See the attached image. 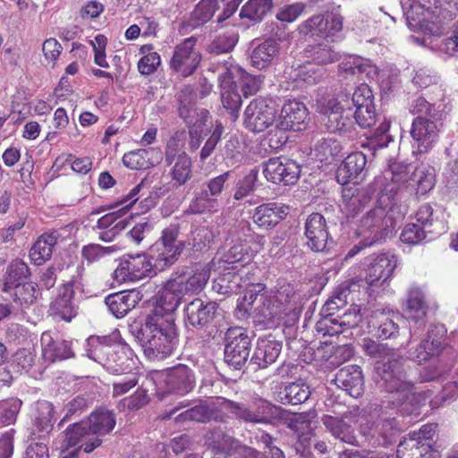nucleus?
I'll list each match as a JSON object with an SVG mask.
<instances>
[{
	"label": "nucleus",
	"instance_id": "6e6552de",
	"mask_svg": "<svg viewBox=\"0 0 458 458\" xmlns=\"http://www.w3.org/2000/svg\"><path fill=\"white\" fill-rule=\"evenodd\" d=\"M251 339L243 327H230L225 335L224 360L232 369L244 370L248 367Z\"/></svg>",
	"mask_w": 458,
	"mask_h": 458
},
{
	"label": "nucleus",
	"instance_id": "f3484780",
	"mask_svg": "<svg viewBox=\"0 0 458 458\" xmlns=\"http://www.w3.org/2000/svg\"><path fill=\"white\" fill-rule=\"evenodd\" d=\"M305 236L309 248L315 252H327L334 245L329 237L325 217L319 213L310 214L305 223Z\"/></svg>",
	"mask_w": 458,
	"mask_h": 458
},
{
	"label": "nucleus",
	"instance_id": "0eeeda50",
	"mask_svg": "<svg viewBox=\"0 0 458 458\" xmlns=\"http://www.w3.org/2000/svg\"><path fill=\"white\" fill-rule=\"evenodd\" d=\"M394 225V218L388 216L386 208L376 206L360 217L355 234L367 238L369 244H375L386 239Z\"/></svg>",
	"mask_w": 458,
	"mask_h": 458
},
{
	"label": "nucleus",
	"instance_id": "c9c22d12",
	"mask_svg": "<svg viewBox=\"0 0 458 458\" xmlns=\"http://www.w3.org/2000/svg\"><path fill=\"white\" fill-rule=\"evenodd\" d=\"M435 185V169L427 165H420L413 168L406 188L416 190L417 195H425Z\"/></svg>",
	"mask_w": 458,
	"mask_h": 458
},
{
	"label": "nucleus",
	"instance_id": "cd10ccee",
	"mask_svg": "<svg viewBox=\"0 0 458 458\" xmlns=\"http://www.w3.org/2000/svg\"><path fill=\"white\" fill-rule=\"evenodd\" d=\"M337 387L343 389L352 397L358 398L363 393L364 378L358 365H348L337 371L333 379Z\"/></svg>",
	"mask_w": 458,
	"mask_h": 458
},
{
	"label": "nucleus",
	"instance_id": "39448f33",
	"mask_svg": "<svg viewBox=\"0 0 458 458\" xmlns=\"http://www.w3.org/2000/svg\"><path fill=\"white\" fill-rule=\"evenodd\" d=\"M392 399L382 402L376 405L371 412L372 417H376L373 421H366L360 425V433L365 437L366 441L372 445L388 446L392 445L400 432L399 423L396 420L397 407L410 399L399 403V394H391Z\"/></svg>",
	"mask_w": 458,
	"mask_h": 458
},
{
	"label": "nucleus",
	"instance_id": "69168bd1",
	"mask_svg": "<svg viewBox=\"0 0 458 458\" xmlns=\"http://www.w3.org/2000/svg\"><path fill=\"white\" fill-rule=\"evenodd\" d=\"M339 68L343 72L352 75H369L373 71V67L369 62L360 56H350L341 63Z\"/></svg>",
	"mask_w": 458,
	"mask_h": 458
},
{
	"label": "nucleus",
	"instance_id": "2f4dec72",
	"mask_svg": "<svg viewBox=\"0 0 458 458\" xmlns=\"http://www.w3.org/2000/svg\"><path fill=\"white\" fill-rule=\"evenodd\" d=\"M279 51V42L275 38H267L252 49L250 56V64L258 70L266 69L278 57Z\"/></svg>",
	"mask_w": 458,
	"mask_h": 458
},
{
	"label": "nucleus",
	"instance_id": "6e6d98bb",
	"mask_svg": "<svg viewBox=\"0 0 458 458\" xmlns=\"http://www.w3.org/2000/svg\"><path fill=\"white\" fill-rule=\"evenodd\" d=\"M357 284L355 283L344 282L340 284L334 295L325 303L323 309L327 312L334 313L347 303V299L352 292L355 291Z\"/></svg>",
	"mask_w": 458,
	"mask_h": 458
},
{
	"label": "nucleus",
	"instance_id": "9d476101",
	"mask_svg": "<svg viewBox=\"0 0 458 458\" xmlns=\"http://www.w3.org/2000/svg\"><path fill=\"white\" fill-rule=\"evenodd\" d=\"M83 272L84 267L79 266L77 274L63 285L58 296L50 304V315L68 322L77 315V305L72 299L76 292L81 293L84 292Z\"/></svg>",
	"mask_w": 458,
	"mask_h": 458
},
{
	"label": "nucleus",
	"instance_id": "412c9836",
	"mask_svg": "<svg viewBox=\"0 0 458 458\" xmlns=\"http://www.w3.org/2000/svg\"><path fill=\"white\" fill-rule=\"evenodd\" d=\"M282 342L272 338H259L250 357L248 367L251 371L267 368L276 362L282 351Z\"/></svg>",
	"mask_w": 458,
	"mask_h": 458
},
{
	"label": "nucleus",
	"instance_id": "c756f323",
	"mask_svg": "<svg viewBox=\"0 0 458 458\" xmlns=\"http://www.w3.org/2000/svg\"><path fill=\"white\" fill-rule=\"evenodd\" d=\"M141 294L139 291L132 289L118 292L108 295L105 303L110 312L117 318H123L130 310L140 301Z\"/></svg>",
	"mask_w": 458,
	"mask_h": 458
},
{
	"label": "nucleus",
	"instance_id": "e2e57ef3",
	"mask_svg": "<svg viewBox=\"0 0 458 458\" xmlns=\"http://www.w3.org/2000/svg\"><path fill=\"white\" fill-rule=\"evenodd\" d=\"M315 151L321 161H328L340 154L342 146L335 139L323 138L316 143Z\"/></svg>",
	"mask_w": 458,
	"mask_h": 458
},
{
	"label": "nucleus",
	"instance_id": "de8ad7c7",
	"mask_svg": "<svg viewBox=\"0 0 458 458\" xmlns=\"http://www.w3.org/2000/svg\"><path fill=\"white\" fill-rule=\"evenodd\" d=\"M4 293L8 294L13 301L21 306H29L33 304L37 300L38 289L35 283L28 281L13 288H10Z\"/></svg>",
	"mask_w": 458,
	"mask_h": 458
},
{
	"label": "nucleus",
	"instance_id": "58836bf2",
	"mask_svg": "<svg viewBox=\"0 0 458 458\" xmlns=\"http://www.w3.org/2000/svg\"><path fill=\"white\" fill-rule=\"evenodd\" d=\"M92 437L85 420L71 424L64 431L63 445L65 448L81 447L85 452V446L92 442Z\"/></svg>",
	"mask_w": 458,
	"mask_h": 458
},
{
	"label": "nucleus",
	"instance_id": "a211bd4d",
	"mask_svg": "<svg viewBox=\"0 0 458 458\" xmlns=\"http://www.w3.org/2000/svg\"><path fill=\"white\" fill-rule=\"evenodd\" d=\"M196 38H188L176 46L171 59V67L183 77L191 75L199 64L201 56L195 48Z\"/></svg>",
	"mask_w": 458,
	"mask_h": 458
},
{
	"label": "nucleus",
	"instance_id": "f704fd0d",
	"mask_svg": "<svg viewBox=\"0 0 458 458\" xmlns=\"http://www.w3.org/2000/svg\"><path fill=\"white\" fill-rule=\"evenodd\" d=\"M412 170L411 165L391 161L388 165V169L384 172V178L391 180L392 182L387 184L384 191H388L392 195L396 194L401 185L407 186Z\"/></svg>",
	"mask_w": 458,
	"mask_h": 458
},
{
	"label": "nucleus",
	"instance_id": "a18cd8bd",
	"mask_svg": "<svg viewBox=\"0 0 458 458\" xmlns=\"http://www.w3.org/2000/svg\"><path fill=\"white\" fill-rule=\"evenodd\" d=\"M305 53L306 56L316 64H328L340 59V54L326 42L308 46Z\"/></svg>",
	"mask_w": 458,
	"mask_h": 458
},
{
	"label": "nucleus",
	"instance_id": "8fccbe9b",
	"mask_svg": "<svg viewBox=\"0 0 458 458\" xmlns=\"http://www.w3.org/2000/svg\"><path fill=\"white\" fill-rule=\"evenodd\" d=\"M273 7L272 0H250L241 9L240 17L259 22Z\"/></svg>",
	"mask_w": 458,
	"mask_h": 458
},
{
	"label": "nucleus",
	"instance_id": "3c124183",
	"mask_svg": "<svg viewBox=\"0 0 458 458\" xmlns=\"http://www.w3.org/2000/svg\"><path fill=\"white\" fill-rule=\"evenodd\" d=\"M106 342V337L91 336L88 339L89 349L87 350V356L105 368L114 347L113 344H108Z\"/></svg>",
	"mask_w": 458,
	"mask_h": 458
},
{
	"label": "nucleus",
	"instance_id": "9b49d317",
	"mask_svg": "<svg viewBox=\"0 0 458 458\" xmlns=\"http://www.w3.org/2000/svg\"><path fill=\"white\" fill-rule=\"evenodd\" d=\"M275 102L268 98H255L244 112L243 123L252 132H261L273 124L276 116Z\"/></svg>",
	"mask_w": 458,
	"mask_h": 458
},
{
	"label": "nucleus",
	"instance_id": "a878e982",
	"mask_svg": "<svg viewBox=\"0 0 458 458\" xmlns=\"http://www.w3.org/2000/svg\"><path fill=\"white\" fill-rule=\"evenodd\" d=\"M175 97L178 103V115L185 123L208 119L209 112L208 110L196 107L197 93L191 85L184 86Z\"/></svg>",
	"mask_w": 458,
	"mask_h": 458
},
{
	"label": "nucleus",
	"instance_id": "37998d69",
	"mask_svg": "<svg viewBox=\"0 0 458 458\" xmlns=\"http://www.w3.org/2000/svg\"><path fill=\"white\" fill-rule=\"evenodd\" d=\"M342 199V211L347 216L352 217L363 209L369 201V197L366 192L358 190L352 191L351 189L344 191Z\"/></svg>",
	"mask_w": 458,
	"mask_h": 458
},
{
	"label": "nucleus",
	"instance_id": "393cba45",
	"mask_svg": "<svg viewBox=\"0 0 458 458\" xmlns=\"http://www.w3.org/2000/svg\"><path fill=\"white\" fill-rule=\"evenodd\" d=\"M308 115V109L303 103L288 100L281 109L276 128L282 131H301L306 126Z\"/></svg>",
	"mask_w": 458,
	"mask_h": 458
},
{
	"label": "nucleus",
	"instance_id": "864d4df0",
	"mask_svg": "<svg viewBox=\"0 0 458 458\" xmlns=\"http://www.w3.org/2000/svg\"><path fill=\"white\" fill-rule=\"evenodd\" d=\"M54 413V405L50 402L39 401L37 403L35 426L43 436L48 434L53 428Z\"/></svg>",
	"mask_w": 458,
	"mask_h": 458
},
{
	"label": "nucleus",
	"instance_id": "6ab92c4d",
	"mask_svg": "<svg viewBox=\"0 0 458 458\" xmlns=\"http://www.w3.org/2000/svg\"><path fill=\"white\" fill-rule=\"evenodd\" d=\"M165 385V391L162 394V398L169 394L183 396L195 387V374L188 366L179 364L166 370Z\"/></svg>",
	"mask_w": 458,
	"mask_h": 458
},
{
	"label": "nucleus",
	"instance_id": "09e8293b",
	"mask_svg": "<svg viewBox=\"0 0 458 458\" xmlns=\"http://www.w3.org/2000/svg\"><path fill=\"white\" fill-rule=\"evenodd\" d=\"M338 95L329 99L321 108V123L330 132H337L339 129L344 126V123H339V112L348 109L342 108V106L336 105Z\"/></svg>",
	"mask_w": 458,
	"mask_h": 458
},
{
	"label": "nucleus",
	"instance_id": "aec40b11",
	"mask_svg": "<svg viewBox=\"0 0 458 458\" xmlns=\"http://www.w3.org/2000/svg\"><path fill=\"white\" fill-rule=\"evenodd\" d=\"M395 267L396 261L394 256L377 255L369 263L362 281L369 287H381L390 279Z\"/></svg>",
	"mask_w": 458,
	"mask_h": 458
},
{
	"label": "nucleus",
	"instance_id": "7c9ffc66",
	"mask_svg": "<svg viewBox=\"0 0 458 458\" xmlns=\"http://www.w3.org/2000/svg\"><path fill=\"white\" fill-rule=\"evenodd\" d=\"M311 390L303 380L282 384L276 393V400L282 404L299 405L310 396Z\"/></svg>",
	"mask_w": 458,
	"mask_h": 458
},
{
	"label": "nucleus",
	"instance_id": "49530a36",
	"mask_svg": "<svg viewBox=\"0 0 458 458\" xmlns=\"http://www.w3.org/2000/svg\"><path fill=\"white\" fill-rule=\"evenodd\" d=\"M132 360L129 358L125 347L114 345L106 369L112 374L122 376L131 370Z\"/></svg>",
	"mask_w": 458,
	"mask_h": 458
},
{
	"label": "nucleus",
	"instance_id": "ddd939ff",
	"mask_svg": "<svg viewBox=\"0 0 458 458\" xmlns=\"http://www.w3.org/2000/svg\"><path fill=\"white\" fill-rule=\"evenodd\" d=\"M152 271V264L144 253L124 255L114 271V279L119 283L139 281Z\"/></svg>",
	"mask_w": 458,
	"mask_h": 458
},
{
	"label": "nucleus",
	"instance_id": "338daca9",
	"mask_svg": "<svg viewBox=\"0 0 458 458\" xmlns=\"http://www.w3.org/2000/svg\"><path fill=\"white\" fill-rule=\"evenodd\" d=\"M259 318L261 323H270L278 316L276 307L274 305L271 298L267 295L259 301V304L255 307L254 311L250 314Z\"/></svg>",
	"mask_w": 458,
	"mask_h": 458
},
{
	"label": "nucleus",
	"instance_id": "2eb2a0df",
	"mask_svg": "<svg viewBox=\"0 0 458 458\" xmlns=\"http://www.w3.org/2000/svg\"><path fill=\"white\" fill-rule=\"evenodd\" d=\"M343 29V17L339 13H327L310 17L298 27L299 33L304 36L328 38Z\"/></svg>",
	"mask_w": 458,
	"mask_h": 458
},
{
	"label": "nucleus",
	"instance_id": "79ce46f5",
	"mask_svg": "<svg viewBox=\"0 0 458 458\" xmlns=\"http://www.w3.org/2000/svg\"><path fill=\"white\" fill-rule=\"evenodd\" d=\"M151 182H152V180L150 177H148V176L145 177L141 181V182L140 184H138L136 187H134L131 191L130 194L128 196H126V198H124V199H123L121 201V204H125L128 201H130V203L126 204V206L124 208H121L117 212L108 213V214L103 216L102 217H100L98 220L97 227L99 229H109L112 226H114L118 222L117 219L119 218V214L123 212L124 209H127L132 204H134L135 201L138 199H132L134 198V196H136L141 189H143L145 187L149 188Z\"/></svg>",
	"mask_w": 458,
	"mask_h": 458
},
{
	"label": "nucleus",
	"instance_id": "4c0bfd02",
	"mask_svg": "<svg viewBox=\"0 0 458 458\" xmlns=\"http://www.w3.org/2000/svg\"><path fill=\"white\" fill-rule=\"evenodd\" d=\"M59 233L56 231L40 235L30 250V257L35 265H42L48 260L53 248L57 242Z\"/></svg>",
	"mask_w": 458,
	"mask_h": 458
},
{
	"label": "nucleus",
	"instance_id": "bf43d9fd",
	"mask_svg": "<svg viewBox=\"0 0 458 458\" xmlns=\"http://www.w3.org/2000/svg\"><path fill=\"white\" fill-rule=\"evenodd\" d=\"M214 233L208 226L195 228L188 239V244L191 245L194 251H202L210 248L214 242Z\"/></svg>",
	"mask_w": 458,
	"mask_h": 458
},
{
	"label": "nucleus",
	"instance_id": "7ed1b4c3",
	"mask_svg": "<svg viewBox=\"0 0 458 458\" xmlns=\"http://www.w3.org/2000/svg\"><path fill=\"white\" fill-rule=\"evenodd\" d=\"M129 327L145 356L151 360L169 357L179 342L174 318L159 313L157 308L147 316L144 324L133 322Z\"/></svg>",
	"mask_w": 458,
	"mask_h": 458
},
{
	"label": "nucleus",
	"instance_id": "4468645a",
	"mask_svg": "<svg viewBox=\"0 0 458 458\" xmlns=\"http://www.w3.org/2000/svg\"><path fill=\"white\" fill-rule=\"evenodd\" d=\"M85 422L92 437V442H89L85 446V453L89 454L102 445L105 436L113 431L116 418L114 411L100 408L91 412Z\"/></svg>",
	"mask_w": 458,
	"mask_h": 458
},
{
	"label": "nucleus",
	"instance_id": "f8f14e48",
	"mask_svg": "<svg viewBox=\"0 0 458 458\" xmlns=\"http://www.w3.org/2000/svg\"><path fill=\"white\" fill-rule=\"evenodd\" d=\"M219 304L195 298L184 307V322L197 329H205L221 316Z\"/></svg>",
	"mask_w": 458,
	"mask_h": 458
},
{
	"label": "nucleus",
	"instance_id": "f03ea898",
	"mask_svg": "<svg viewBox=\"0 0 458 458\" xmlns=\"http://www.w3.org/2000/svg\"><path fill=\"white\" fill-rule=\"evenodd\" d=\"M361 346L366 355L377 360L375 379L380 388L389 394H399V403L414 394V385L406 371L405 357L397 354L387 344L377 343L371 338H364Z\"/></svg>",
	"mask_w": 458,
	"mask_h": 458
},
{
	"label": "nucleus",
	"instance_id": "dca6fc26",
	"mask_svg": "<svg viewBox=\"0 0 458 458\" xmlns=\"http://www.w3.org/2000/svg\"><path fill=\"white\" fill-rule=\"evenodd\" d=\"M263 174L273 183L292 185L300 177L301 166L293 159L275 157L264 163Z\"/></svg>",
	"mask_w": 458,
	"mask_h": 458
},
{
	"label": "nucleus",
	"instance_id": "b1692460",
	"mask_svg": "<svg viewBox=\"0 0 458 458\" xmlns=\"http://www.w3.org/2000/svg\"><path fill=\"white\" fill-rule=\"evenodd\" d=\"M366 164L367 157L363 152L355 151L349 154L336 170L337 182L342 185L350 182L359 183L365 175Z\"/></svg>",
	"mask_w": 458,
	"mask_h": 458
},
{
	"label": "nucleus",
	"instance_id": "5fc2aeb1",
	"mask_svg": "<svg viewBox=\"0 0 458 458\" xmlns=\"http://www.w3.org/2000/svg\"><path fill=\"white\" fill-rule=\"evenodd\" d=\"M242 70L235 65L231 64L230 66H225L223 72L218 75V81L220 82L221 92L223 91H233L237 90L238 88L243 89L246 85L243 81H237L236 78H242Z\"/></svg>",
	"mask_w": 458,
	"mask_h": 458
},
{
	"label": "nucleus",
	"instance_id": "c03bdc74",
	"mask_svg": "<svg viewBox=\"0 0 458 458\" xmlns=\"http://www.w3.org/2000/svg\"><path fill=\"white\" fill-rule=\"evenodd\" d=\"M436 4L437 0H411L408 10L405 12L409 27L417 30Z\"/></svg>",
	"mask_w": 458,
	"mask_h": 458
},
{
	"label": "nucleus",
	"instance_id": "13d9d810",
	"mask_svg": "<svg viewBox=\"0 0 458 458\" xmlns=\"http://www.w3.org/2000/svg\"><path fill=\"white\" fill-rule=\"evenodd\" d=\"M172 178L179 185L185 184L192 175V164L191 157L186 152H182L171 172Z\"/></svg>",
	"mask_w": 458,
	"mask_h": 458
},
{
	"label": "nucleus",
	"instance_id": "f257e3e1",
	"mask_svg": "<svg viewBox=\"0 0 458 458\" xmlns=\"http://www.w3.org/2000/svg\"><path fill=\"white\" fill-rule=\"evenodd\" d=\"M218 403L206 400H196L191 403L181 402L163 418H171L178 411L188 407L174 417V422L184 424L196 422L206 424L210 421L225 424L229 416L223 409L229 411L234 418L242 422L253 425H274L282 419V409L264 399L247 405L243 403L234 402L224 397L217 398Z\"/></svg>",
	"mask_w": 458,
	"mask_h": 458
},
{
	"label": "nucleus",
	"instance_id": "a19ab883",
	"mask_svg": "<svg viewBox=\"0 0 458 458\" xmlns=\"http://www.w3.org/2000/svg\"><path fill=\"white\" fill-rule=\"evenodd\" d=\"M218 10V0H200L191 13L188 25L192 29L201 27L210 21Z\"/></svg>",
	"mask_w": 458,
	"mask_h": 458
},
{
	"label": "nucleus",
	"instance_id": "052dcab7",
	"mask_svg": "<svg viewBox=\"0 0 458 458\" xmlns=\"http://www.w3.org/2000/svg\"><path fill=\"white\" fill-rule=\"evenodd\" d=\"M259 172V169L254 167L238 181L233 194L235 200H241L255 191Z\"/></svg>",
	"mask_w": 458,
	"mask_h": 458
},
{
	"label": "nucleus",
	"instance_id": "ea45409f",
	"mask_svg": "<svg viewBox=\"0 0 458 458\" xmlns=\"http://www.w3.org/2000/svg\"><path fill=\"white\" fill-rule=\"evenodd\" d=\"M31 272L28 265L20 259H15L6 267L3 279L2 292L28 282Z\"/></svg>",
	"mask_w": 458,
	"mask_h": 458
},
{
	"label": "nucleus",
	"instance_id": "4be33fe9",
	"mask_svg": "<svg viewBox=\"0 0 458 458\" xmlns=\"http://www.w3.org/2000/svg\"><path fill=\"white\" fill-rule=\"evenodd\" d=\"M445 336L446 329L444 325L432 326L427 337L416 348L415 360L422 363L438 356L446 345Z\"/></svg>",
	"mask_w": 458,
	"mask_h": 458
},
{
	"label": "nucleus",
	"instance_id": "bb28decb",
	"mask_svg": "<svg viewBox=\"0 0 458 458\" xmlns=\"http://www.w3.org/2000/svg\"><path fill=\"white\" fill-rule=\"evenodd\" d=\"M40 343L42 357L49 363L74 357L72 342L59 337L54 338L49 332L42 334Z\"/></svg>",
	"mask_w": 458,
	"mask_h": 458
},
{
	"label": "nucleus",
	"instance_id": "603ef678",
	"mask_svg": "<svg viewBox=\"0 0 458 458\" xmlns=\"http://www.w3.org/2000/svg\"><path fill=\"white\" fill-rule=\"evenodd\" d=\"M36 358V354L30 349H20L13 355V365L18 372H25L33 377H37L38 375L41 374V371L37 369Z\"/></svg>",
	"mask_w": 458,
	"mask_h": 458
},
{
	"label": "nucleus",
	"instance_id": "c85d7f7f",
	"mask_svg": "<svg viewBox=\"0 0 458 458\" xmlns=\"http://www.w3.org/2000/svg\"><path fill=\"white\" fill-rule=\"evenodd\" d=\"M288 210L289 207L286 205L269 202L257 207L252 219L259 228L269 230L286 217Z\"/></svg>",
	"mask_w": 458,
	"mask_h": 458
},
{
	"label": "nucleus",
	"instance_id": "774afa93",
	"mask_svg": "<svg viewBox=\"0 0 458 458\" xmlns=\"http://www.w3.org/2000/svg\"><path fill=\"white\" fill-rule=\"evenodd\" d=\"M91 404V400L84 394H80L69 401L64 409L66 411L65 415L62 419L61 423L64 420L72 418V416H80L86 411Z\"/></svg>",
	"mask_w": 458,
	"mask_h": 458
},
{
	"label": "nucleus",
	"instance_id": "0e129e2a",
	"mask_svg": "<svg viewBox=\"0 0 458 458\" xmlns=\"http://www.w3.org/2000/svg\"><path fill=\"white\" fill-rule=\"evenodd\" d=\"M407 306L410 311H414L416 322H419L425 315L428 306L425 302L424 294L419 288H411L408 293Z\"/></svg>",
	"mask_w": 458,
	"mask_h": 458
},
{
	"label": "nucleus",
	"instance_id": "72a5a7b5",
	"mask_svg": "<svg viewBox=\"0 0 458 458\" xmlns=\"http://www.w3.org/2000/svg\"><path fill=\"white\" fill-rule=\"evenodd\" d=\"M368 326L370 333L383 339L394 337L398 334V325L384 310L372 311L369 317Z\"/></svg>",
	"mask_w": 458,
	"mask_h": 458
},
{
	"label": "nucleus",
	"instance_id": "20e7f679",
	"mask_svg": "<svg viewBox=\"0 0 458 458\" xmlns=\"http://www.w3.org/2000/svg\"><path fill=\"white\" fill-rule=\"evenodd\" d=\"M409 111L416 115L411 129V136L414 141L413 148H415L413 152L426 154L438 139L441 111L422 96L411 100Z\"/></svg>",
	"mask_w": 458,
	"mask_h": 458
},
{
	"label": "nucleus",
	"instance_id": "5701e85b",
	"mask_svg": "<svg viewBox=\"0 0 458 458\" xmlns=\"http://www.w3.org/2000/svg\"><path fill=\"white\" fill-rule=\"evenodd\" d=\"M455 16V8L451 4L445 6L435 5L417 30L429 36L439 37L445 32L448 22Z\"/></svg>",
	"mask_w": 458,
	"mask_h": 458
},
{
	"label": "nucleus",
	"instance_id": "423d86ee",
	"mask_svg": "<svg viewBox=\"0 0 458 458\" xmlns=\"http://www.w3.org/2000/svg\"><path fill=\"white\" fill-rule=\"evenodd\" d=\"M209 276V271L202 268L170 278L158 292L159 308L172 316L182 302L202 292Z\"/></svg>",
	"mask_w": 458,
	"mask_h": 458
},
{
	"label": "nucleus",
	"instance_id": "473e14b6",
	"mask_svg": "<svg viewBox=\"0 0 458 458\" xmlns=\"http://www.w3.org/2000/svg\"><path fill=\"white\" fill-rule=\"evenodd\" d=\"M336 105L342 106V108H370L374 106V96L369 85L361 83L356 88L352 94L346 91H340L338 94Z\"/></svg>",
	"mask_w": 458,
	"mask_h": 458
},
{
	"label": "nucleus",
	"instance_id": "680f3d73",
	"mask_svg": "<svg viewBox=\"0 0 458 458\" xmlns=\"http://www.w3.org/2000/svg\"><path fill=\"white\" fill-rule=\"evenodd\" d=\"M265 288L264 284H259L247 289L240 304L241 309L250 315L254 311L255 307L259 304V301L266 297Z\"/></svg>",
	"mask_w": 458,
	"mask_h": 458
},
{
	"label": "nucleus",
	"instance_id": "1a4fd4ad",
	"mask_svg": "<svg viewBox=\"0 0 458 458\" xmlns=\"http://www.w3.org/2000/svg\"><path fill=\"white\" fill-rule=\"evenodd\" d=\"M179 231L178 225H170L150 247V254L155 259L154 266L157 269L164 270L172 266L185 248L186 242L178 240Z\"/></svg>",
	"mask_w": 458,
	"mask_h": 458
},
{
	"label": "nucleus",
	"instance_id": "e433bc0d",
	"mask_svg": "<svg viewBox=\"0 0 458 458\" xmlns=\"http://www.w3.org/2000/svg\"><path fill=\"white\" fill-rule=\"evenodd\" d=\"M322 422L335 438L352 445L358 444L354 429L350 424L345 422L343 418L324 415L322 417Z\"/></svg>",
	"mask_w": 458,
	"mask_h": 458
},
{
	"label": "nucleus",
	"instance_id": "4d7b16f0",
	"mask_svg": "<svg viewBox=\"0 0 458 458\" xmlns=\"http://www.w3.org/2000/svg\"><path fill=\"white\" fill-rule=\"evenodd\" d=\"M238 42V33L233 30L219 34L208 47L211 54L220 55L231 52Z\"/></svg>",
	"mask_w": 458,
	"mask_h": 458
}]
</instances>
